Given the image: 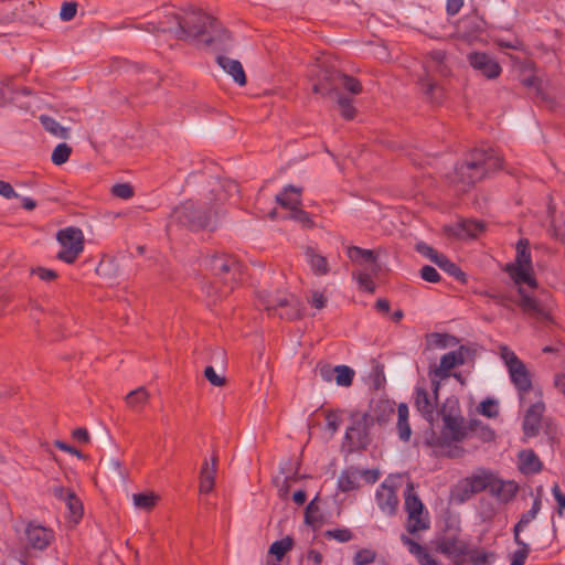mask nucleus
Segmentation results:
<instances>
[{"instance_id":"obj_1","label":"nucleus","mask_w":565,"mask_h":565,"mask_svg":"<svg viewBox=\"0 0 565 565\" xmlns=\"http://www.w3.org/2000/svg\"><path fill=\"white\" fill-rule=\"evenodd\" d=\"M168 17H171L172 24L161 23L158 30L173 33L179 40H196L206 46L214 45L216 50H224L231 41L228 31L201 9L189 7L181 10V13H171Z\"/></svg>"},{"instance_id":"obj_2","label":"nucleus","mask_w":565,"mask_h":565,"mask_svg":"<svg viewBox=\"0 0 565 565\" xmlns=\"http://www.w3.org/2000/svg\"><path fill=\"white\" fill-rule=\"evenodd\" d=\"M515 252L516 255L514 262L508 263L504 267V271L508 273L513 282L519 286L518 292L520 299L516 305L523 313L536 319L537 321L551 322L552 316L550 312L536 298L531 297L522 287V285L525 284L531 288H537V280L534 276L529 239L520 238L516 243Z\"/></svg>"},{"instance_id":"obj_3","label":"nucleus","mask_w":565,"mask_h":565,"mask_svg":"<svg viewBox=\"0 0 565 565\" xmlns=\"http://www.w3.org/2000/svg\"><path fill=\"white\" fill-rule=\"evenodd\" d=\"M501 167L502 158L495 149L476 148L469 152L462 163L456 166L450 181L458 192L463 193Z\"/></svg>"},{"instance_id":"obj_4","label":"nucleus","mask_w":565,"mask_h":565,"mask_svg":"<svg viewBox=\"0 0 565 565\" xmlns=\"http://www.w3.org/2000/svg\"><path fill=\"white\" fill-rule=\"evenodd\" d=\"M207 266L215 277L213 284H220L218 297L231 294L242 276V264L235 256L221 254L210 257Z\"/></svg>"},{"instance_id":"obj_5","label":"nucleus","mask_w":565,"mask_h":565,"mask_svg":"<svg viewBox=\"0 0 565 565\" xmlns=\"http://www.w3.org/2000/svg\"><path fill=\"white\" fill-rule=\"evenodd\" d=\"M460 527L447 524L444 533L434 541L438 553L449 557L455 565H462L469 553V543L460 539Z\"/></svg>"},{"instance_id":"obj_6","label":"nucleus","mask_w":565,"mask_h":565,"mask_svg":"<svg viewBox=\"0 0 565 565\" xmlns=\"http://www.w3.org/2000/svg\"><path fill=\"white\" fill-rule=\"evenodd\" d=\"M215 211L193 201H186L174 209L171 220L175 221L193 232L205 230L211 222L212 214Z\"/></svg>"},{"instance_id":"obj_7","label":"nucleus","mask_w":565,"mask_h":565,"mask_svg":"<svg viewBox=\"0 0 565 565\" xmlns=\"http://www.w3.org/2000/svg\"><path fill=\"white\" fill-rule=\"evenodd\" d=\"M373 424L374 417L367 413L351 415V425L344 436L349 451L364 450L369 447L372 441L370 430Z\"/></svg>"},{"instance_id":"obj_8","label":"nucleus","mask_w":565,"mask_h":565,"mask_svg":"<svg viewBox=\"0 0 565 565\" xmlns=\"http://www.w3.org/2000/svg\"><path fill=\"white\" fill-rule=\"evenodd\" d=\"M405 510L407 512L405 527L409 534L415 535L430 527L428 512L425 511L422 500L414 492L413 483H408L405 491Z\"/></svg>"},{"instance_id":"obj_9","label":"nucleus","mask_w":565,"mask_h":565,"mask_svg":"<svg viewBox=\"0 0 565 565\" xmlns=\"http://www.w3.org/2000/svg\"><path fill=\"white\" fill-rule=\"evenodd\" d=\"M61 250L56 258L66 264H73L84 250V234L81 228L68 226L56 233Z\"/></svg>"},{"instance_id":"obj_10","label":"nucleus","mask_w":565,"mask_h":565,"mask_svg":"<svg viewBox=\"0 0 565 565\" xmlns=\"http://www.w3.org/2000/svg\"><path fill=\"white\" fill-rule=\"evenodd\" d=\"M503 359L510 375V380L518 390L520 396H524L532 390V376L523 361L508 347L501 348Z\"/></svg>"},{"instance_id":"obj_11","label":"nucleus","mask_w":565,"mask_h":565,"mask_svg":"<svg viewBox=\"0 0 565 565\" xmlns=\"http://www.w3.org/2000/svg\"><path fill=\"white\" fill-rule=\"evenodd\" d=\"M491 472L481 470V473H473L469 477L461 479L451 489V499L456 503H465L470 500L475 494L488 490Z\"/></svg>"},{"instance_id":"obj_12","label":"nucleus","mask_w":565,"mask_h":565,"mask_svg":"<svg viewBox=\"0 0 565 565\" xmlns=\"http://www.w3.org/2000/svg\"><path fill=\"white\" fill-rule=\"evenodd\" d=\"M262 303L269 315H278L280 319L296 320L302 316L300 301L294 296L270 297Z\"/></svg>"},{"instance_id":"obj_13","label":"nucleus","mask_w":565,"mask_h":565,"mask_svg":"<svg viewBox=\"0 0 565 565\" xmlns=\"http://www.w3.org/2000/svg\"><path fill=\"white\" fill-rule=\"evenodd\" d=\"M467 60L470 66L488 79H494L500 76L502 67L492 55L484 52H471Z\"/></svg>"},{"instance_id":"obj_14","label":"nucleus","mask_w":565,"mask_h":565,"mask_svg":"<svg viewBox=\"0 0 565 565\" xmlns=\"http://www.w3.org/2000/svg\"><path fill=\"white\" fill-rule=\"evenodd\" d=\"M24 535L26 547L36 551L46 550L55 539L53 530L34 522L28 523Z\"/></svg>"},{"instance_id":"obj_15","label":"nucleus","mask_w":565,"mask_h":565,"mask_svg":"<svg viewBox=\"0 0 565 565\" xmlns=\"http://www.w3.org/2000/svg\"><path fill=\"white\" fill-rule=\"evenodd\" d=\"M456 30L460 38L472 41L486 31V21L473 10L458 20Z\"/></svg>"},{"instance_id":"obj_16","label":"nucleus","mask_w":565,"mask_h":565,"mask_svg":"<svg viewBox=\"0 0 565 565\" xmlns=\"http://www.w3.org/2000/svg\"><path fill=\"white\" fill-rule=\"evenodd\" d=\"M342 73L334 67H326L318 74V79L313 84V92L322 96L331 94L338 95L340 90Z\"/></svg>"},{"instance_id":"obj_17","label":"nucleus","mask_w":565,"mask_h":565,"mask_svg":"<svg viewBox=\"0 0 565 565\" xmlns=\"http://www.w3.org/2000/svg\"><path fill=\"white\" fill-rule=\"evenodd\" d=\"M465 347H460L456 351H450L444 354L440 359L439 366L430 370V374H435V377L447 379L450 376V370L457 365H462L466 362L463 353L466 352Z\"/></svg>"},{"instance_id":"obj_18","label":"nucleus","mask_w":565,"mask_h":565,"mask_svg":"<svg viewBox=\"0 0 565 565\" xmlns=\"http://www.w3.org/2000/svg\"><path fill=\"white\" fill-rule=\"evenodd\" d=\"M489 484V492L504 503L512 501L519 491V486L515 481H503L495 478L492 473Z\"/></svg>"},{"instance_id":"obj_19","label":"nucleus","mask_w":565,"mask_h":565,"mask_svg":"<svg viewBox=\"0 0 565 565\" xmlns=\"http://www.w3.org/2000/svg\"><path fill=\"white\" fill-rule=\"evenodd\" d=\"M414 405L418 413L428 422H433L437 399L430 396L428 391L422 386L415 387Z\"/></svg>"},{"instance_id":"obj_20","label":"nucleus","mask_w":565,"mask_h":565,"mask_svg":"<svg viewBox=\"0 0 565 565\" xmlns=\"http://www.w3.org/2000/svg\"><path fill=\"white\" fill-rule=\"evenodd\" d=\"M401 542L405 545L408 552L416 558L418 565H443L435 558L429 551L422 544L414 541L406 534L401 535Z\"/></svg>"},{"instance_id":"obj_21","label":"nucleus","mask_w":565,"mask_h":565,"mask_svg":"<svg viewBox=\"0 0 565 565\" xmlns=\"http://www.w3.org/2000/svg\"><path fill=\"white\" fill-rule=\"evenodd\" d=\"M375 499L379 508L387 515H394L397 511L398 498L395 490L386 484H381L376 490Z\"/></svg>"},{"instance_id":"obj_22","label":"nucleus","mask_w":565,"mask_h":565,"mask_svg":"<svg viewBox=\"0 0 565 565\" xmlns=\"http://www.w3.org/2000/svg\"><path fill=\"white\" fill-rule=\"evenodd\" d=\"M444 429L448 431L452 441H462L469 438V424L465 425L462 418L444 414Z\"/></svg>"},{"instance_id":"obj_23","label":"nucleus","mask_w":565,"mask_h":565,"mask_svg":"<svg viewBox=\"0 0 565 565\" xmlns=\"http://www.w3.org/2000/svg\"><path fill=\"white\" fill-rule=\"evenodd\" d=\"M218 456L214 454L211 458V463L204 460L200 471L199 489L201 493H210L215 484V475L217 470Z\"/></svg>"},{"instance_id":"obj_24","label":"nucleus","mask_w":565,"mask_h":565,"mask_svg":"<svg viewBox=\"0 0 565 565\" xmlns=\"http://www.w3.org/2000/svg\"><path fill=\"white\" fill-rule=\"evenodd\" d=\"M216 62L239 86L246 84V75L239 61L218 55Z\"/></svg>"},{"instance_id":"obj_25","label":"nucleus","mask_w":565,"mask_h":565,"mask_svg":"<svg viewBox=\"0 0 565 565\" xmlns=\"http://www.w3.org/2000/svg\"><path fill=\"white\" fill-rule=\"evenodd\" d=\"M543 463L532 450H522L519 454V469L524 475L537 473L542 470Z\"/></svg>"},{"instance_id":"obj_26","label":"nucleus","mask_w":565,"mask_h":565,"mask_svg":"<svg viewBox=\"0 0 565 565\" xmlns=\"http://www.w3.org/2000/svg\"><path fill=\"white\" fill-rule=\"evenodd\" d=\"M301 188L289 184L276 195V201L280 206L292 210L301 205Z\"/></svg>"},{"instance_id":"obj_27","label":"nucleus","mask_w":565,"mask_h":565,"mask_svg":"<svg viewBox=\"0 0 565 565\" xmlns=\"http://www.w3.org/2000/svg\"><path fill=\"white\" fill-rule=\"evenodd\" d=\"M396 430L398 434V438L407 443L411 439L412 436V429L409 425V411L408 406L405 403H401L397 406V423H396Z\"/></svg>"},{"instance_id":"obj_28","label":"nucleus","mask_w":565,"mask_h":565,"mask_svg":"<svg viewBox=\"0 0 565 565\" xmlns=\"http://www.w3.org/2000/svg\"><path fill=\"white\" fill-rule=\"evenodd\" d=\"M419 85L425 96L431 103H441L444 98V88L434 81L429 75L419 78Z\"/></svg>"},{"instance_id":"obj_29","label":"nucleus","mask_w":565,"mask_h":565,"mask_svg":"<svg viewBox=\"0 0 565 565\" xmlns=\"http://www.w3.org/2000/svg\"><path fill=\"white\" fill-rule=\"evenodd\" d=\"M361 472L359 469L350 467L344 469L338 479V489L341 492H349L358 489Z\"/></svg>"},{"instance_id":"obj_30","label":"nucleus","mask_w":565,"mask_h":565,"mask_svg":"<svg viewBox=\"0 0 565 565\" xmlns=\"http://www.w3.org/2000/svg\"><path fill=\"white\" fill-rule=\"evenodd\" d=\"M476 437L482 443H490L494 440L495 433L494 430L487 424H483L479 419H471L469 422V438Z\"/></svg>"},{"instance_id":"obj_31","label":"nucleus","mask_w":565,"mask_h":565,"mask_svg":"<svg viewBox=\"0 0 565 565\" xmlns=\"http://www.w3.org/2000/svg\"><path fill=\"white\" fill-rule=\"evenodd\" d=\"M306 257L315 275L324 276L329 274L330 268L324 256L318 254L313 248L308 247L306 250Z\"/></svg>"},{"instance_id":"obj_32","label":"nucleus","mask_w":565,"mask_h":565,"mask_svg":"<svg viewBox=\"0 0 565 565\" xmlns=\"http://www.w3.org/2000/svg\"><path fill=\"white\" fill-rule=\"evenodd\" d=\"M440 269L455 277L458 281H466V274L457 266L454 262H451L445 254H439L437 259L434 262Z\"/></svg>"},{"instance_id":"obj_33","label":"nucleus","mask_w":565,"mask_h":565,"mask_svg":"<svg viewBox=\"0 0 565 565\" xmlns=\"http://www.w3.org/2000/svg\"><path fill=\"white\" fill-rule=\"evenodd\" d=\"M318 501L319 498L317 495L308 503L305 510V523L312 527L319 526L322 521Z\"/></svg>"},{"instance_id":"obj_34","label":"nucleus","mask_w":565,"mask_h":565,"mask_svg":"<svg viewBox=\"0 0 565 565\" xmlns=\"http://www.w3.org/2000/svg\"><path fill=\"white\" fill-rule=\"evenodd\" d=\"M348 257L354 262H366V263H375L376 255L372 249H364L358 246H350L347 250Z\"/></svg>"},{"instance_id":"obj_35","label":"nucleus","mask_w":565,"mask_h":565,"mask_svg":"<svg viewBox=\"0 0 565 565\" xmlns=\"http://www.w3.org/2000/svg\"><path fill=\"white\" fill-rule=\"evenodd\" d=\"M294 546V540L290 536H286L281 540L275 541L269 547V554L274 555L277 561H281L287 552Z\"/></svg>"},{"instance_id":"obj_36","label":"nucleus","mask_w":565,"mask_h":565,"mask_svg":"<svg viewBox=\"0 0 565 565\" xmlns=\"http://www.w3.org/2000/svg\"><path fill=\"white\" fill-rule=\"evenodd\" d=\"M149 394L145 387H138L126 396L127 404L134 409H140L147 403Z\"/></svg>"},{"instance_id":"obj_37","label":"nucleus","mask_w":565,"mask_h":565,"mask_svg":"<svg viewBox=\"0 0 565 565\" xmlns=\"http://www.w3.org/2000/svg\"><path fill=\"white\" fill-rule=\"evenodd\" d=\"M41 124L52 135L60 137V138H67L68 130L67 128L61 126L54 118L42 115L40 117Z\"/></svg>"},{"instance_id":"obj_38","label":"nucleus","mask_w":565,"mask_h":565,"mask_svg":"<svg viewBox=\"0 0 565 565\" xmlns=\"http://www.w3.org/2000/svg\"><path fill=\"white\" fill-rule=\"evenodd\" d=\"M158 495L153 493H135L132 495L134 504L141 510L150 511L158 502Z\"/></svg>"},{"instance_id":"obj_39","label":"nucleus","mask_w":565,"mask_h":565,"mask_svg":"<svg viewBox=\"0 0 565 565\" xmlns=\"http://www.w3.org/2000/svg\"><path fill=\"white\" fill-rule=\"evenodd\" d=\"M335 371V383L339 386L349 387L352 385L353 379H354V371L347 365H338L334 367Z\"/></svg>"},{"instance_id":"obj_40","label":"nucleus","mask_w":565,"mask_h":565,"mask_svg":"<svg viewBox=\"0 0 565 565\" xmlns=\"http://www.w3.org/2000/svg\"><path fill=\"white\" fill-rule=\"evenodd\" d=\"M376 412L374 420H376L380 425L388 422L390 417L395 413V404L390 401H380L376 404Z\"/></svg>"},{"instance_id":"obj_41","label":"nucleus","mask_w":565,"mask_h":565,"mask_svg":"<svg viewBox=\"0 0 565 565\" xmlns=\"http://www.w3.org/2000/svg\"><path fill=\"white\" fill-rule=\"evenodd\" d=\"M65 503L71 513V518L74 522H78L83 516V504L78 497L73 493H68L67 499H65Z\"/></svg>"},{"instance_id":"obj_42","label":"nucleus","mask_w":565,"mask_h":565,"mask_svg":"<svg viewBox=\"0 0 565 565\" xmlns=\"http://www.w3.org/2000/svg\"><path fill=\"white\" fill-rule=\"evenodd\" d=\"M72 153V148L67 143H58L51 156V160L56 166L64 164Z\"/></svg>"},{"instance_id":"obj_43","label":"nucleus","mask_w":565,"mask_h":565,"mask_svg":"<svg viewBox=\"0 0 565 565\" xmlns=\"http://www.w3.org/2000/svg\"><path fill=\"white\" fill-rule=\"evenodd\" d=\"M467 557L472 565H487L494 557V554L491 552L479 551L478 548H469Z\"/></svg>"},{"instance_id":"obj_44","label":"nucleus","mask_w":565,"mask_h":565,"mask_svg":"<svg viewBox=\"0 0 565 565\" xmlns=\"http://www.w3.org/2000/svg\"><path fill=\"white\" fill-rule=\"evenodd\" d=\"M519 545V550L514 551L510 565H524L529 554L530 546L519 535V541H514Z\"/></svg>"},{"instance_id":"obj_45","label":"nucleus","mask_w":565,"mask_h":565,"mask_svg":"<svg viewBox=\"0 0 565 565\" xmlns=\"http://www.w3.org/2000/svg\"><path fill=\"white\" fill-rule=\"evenodd\" d=\"M324 536L340 543H347L353 539V533L349 529H333L326 531Z\"/></svg>"},{"instance_id":"obj_46","label":"nucleus","mask_w":565,"mask_h":565,"mask_svg":"<svg viewBox=\"0 0 565 565\" xmlns=\"http://www.w3.org/2000/svg\"><path fill=\"white\" fill-rule=\"evenodd\" d=\"M341 88H344L352 94H360L362 92V85L360 81L343 73L340 82V89Z\"/></svg>"},{"instance_id":"obj_47","label":"nucleus","mask_w":565,"mask_h":565,"mask_svg":"<svg viewBox=\"0 0 565 565\" xmlns=\"http://www.w3.org/2000/svg\"><path fill=\"white\" fill-rule=\"evenodd\" d=\"M354 278L356 279L359 288L361 290L370 294H373L375 291L376 286L367 273L360 271L358 274H354Z\"/></svg>"},{"instance_id":"obj_48","label":"nucleus","mask_w":565,"mask_h":565,"mask_svg":"<svg viewBox=\"0 0 565 565\" xmlns=\"http://www.w3.org/2000/svg\"><path fill=\"white\" fill-rule=\"evenodd\" d=\"M376 553L370 548H362L358 551L353 557L355 565H369L375 561Z\"/></svg>"},{"instance_id":"obj_49","label":"nucleus","mask_w":565,"mask_h":565,"mask_svg":"<svg viewBox=\"0 0 565 565\" xmlns=\"http://www.w3.org/2000/svg\"><path fill=\"white\" fill-rule=\"evenodd\" d=\"M338 105L341 109V115L343 118L350 120V119H353L354 116H355V108L354 106L352 105V102L350 98L348 97H343V96H339L338 97Z\"/></svg>"},{"instance_id":"obj_50","label":"nucleus","mask_w":565,"mask_h":565,"mask_svg":"<svg viewBox=\"0 0 565 565\" xmlns=\"http://www.w3.org/2000/svg\"><path fill=\"white\" fill-rule=\"evenodd\" d=\"M480 414H482L486 417L494 418L498 416V405L494 399L487 398L482 401L478 407Z\"/></svg>"},{"instance_id":"obj_51","label":"nucleus","mask_w":565,"mask_h":565,"mask_svg":"<svg viewBox=\"0 0 565 565\" xmlns=\"http://www.w3.org/2000/svg\"><path fill=\"white\" fill-rule=\"evenodd\" d=\"M537 514L534 513V511L529 510L527 512L523 513L519 520V522L514 525L513 534H514V541H519V535L521 531L530 523L532 522Z\"/></svg>"},{"instance_id":"obj_52","label":"nucleus","mask_w":565,"mask_h":565,"mask_svg":"<svg viewBox=\"0 0 565 565\" xmlns=\"http://www.w3.org/2000/svg\"><path fill=\"white\" fill-rule=\"evenodd\" d=\"M113 195L128 200L134 196V188L129 183H117L111 188Z\"/></svg>"},{"instance_id":"obj_53","label":"nucleus","mask_w":565,"mask_h":565,"mask_svg":"<svg viewBox=\"0 0 565 565\" xmlns=\"http://www.w3.org/2000/svg\"><path fill=\"white\" fill-rule=\"evenodd\" d=\"M543 411H544V405L542 403L533 404L530 406V408L526 412L524 423H523L524 433H527L531 419H534L535 416L541 418Z\"/></svg>"},{"instance_id":"obj_54","label":"nucleus","mask_w":565,"mask_h":565,"mask_svg":"<svg viewBox=\"0 0 565 565\" xmlns=\"http://www.w3.org/2000/svg\"><path fill=\"white\" fill-rule=\"evenodd\" d=\"M416 252H418L424 257L428 258L430 262H435L440 253H438L435 248L426 244L425 242H418L415 245Z\"/></svg>"},{"instance_id":"obj_55","label":"nucleus","mask_w":565,"mask_h":565,"mask_svg":"<svg viewBox=\"0 0 565 565\" xmlns=\"http://www.w3.org/2000/svg\"><path fill=\"white\" fill-rule=\"evenodd\" d=\"M31 274L36 275L41 280L46 282L53 281L58 277L55 270L45 267L32 268Z\"/></svg>"},{"instance_id":"obj_56","label":"nucleus","mask_w":565,"mask_h":565,"mask_svg":"<svg viewBox=\"0 0 565 565\" xmlns=\"http://www.w3.org/2000/svg\"><path fill=\"white\" fill-rule=\"evenodd\" d=\"M291 214L290 217L301 224L311 226L313 224L311 216L308 212L300 209V206H296L295 209L290 210Z\"/></svg>"},{"instance_id":"obj_57","label":"nucleus","mask_w":565,"mask_h":565,"mask_svg":"<svg viewBox=\"0 0 565 565\" xmlns=\"http://www.w3.org/2000/svg\"><path fill=\"white\" fill-rule=\"evenodd\" d=\"M204 376L214 386H223V385H225V382H226L225 377L218 375L215 372L214 367L211 366V365L205 367Z\"/></svg>"},{"instance_id":"obj_58","label":"nucleus","mask_w":565,"mask_h":565,"mask_svg":"<svg viewBox=\"0 0 565 565\" xmlns=\"http://www.w3.org/2000/svg\"><path fill=\"white\" fill-rule=\"evenodd\" d=\"M420 277L424 280H426L428 282H434V284L440 281V278H441L439 273L436 270V268H434L430 265H425L422 267Z\"/></svg>"},{"instance_id":"obj_59","label":"nucleus","mask_w":565,"mask_h":565,"mask_svg":"<svg viewBox=\"0 0 565 565\" xmlns=\"http://www.w3.org/2000/svg\"><path fill=\"white\" fill-rule=\"evenodd\" d=\"M77 12L76 2H64L61 8L60 17L63 21H71Z\"/></svg>"},{"instance_id":"obj_60","label":"nucleus","mask_w":565,"mask_h":565,"mask_svg":"<svg viewBox=\"0 0 565 565\" xmlns=\"http://www.w3.org/2000/svg\"><path fill=\"white\" fill-rule=\"evenodd\" d=\"M328 299L321 291H313L311 298L309 299V303L316 309H323L327 306Z\"/></svg>"},{"instance_id":"obj_61","label":"nucleus","mask_w":565,"mask_h":565,"mask_svg":"<svg viewBox=\"0 0 565 565\" xmlns=\"http://www.w3.org/2000/svg\"><path fill=\"white\" fill-rule=\"evenodd\" d=\"M0 195L6 199H15L19 196L12 185L3 180H0Z\"/></svg>"},{"instance_id":"obj_62","label":"nucleus","mask_w":565,"mask_h":565,"mask_svg":"<svg viewBox=\"0 0 565 565\" xmlns=\"http://www.w3.org/2000/svg\"><path fill=\"white\" fill-rule=\"evenodd\" d=\"M463 6V0H446V12L448 15H456Z\"/></svg>"},{"instance_id":"obj_63","label":"nucleus","mask_w":565,"mask_h":565,"mask_svg":"<svg viewBox=\"0 0 565 565\" xmlns=\"http://www.w3.org/2000/svg\"><path fill=\"white\" fill-rule=\"evenodd\" d=\"M552 493L558 504V513L562 514V510L565 509V494L561 491V488L555 483L552 488Z\"/></svg>"},{"instance_id":"obj_64","label":"nucleus","mask_w":565,"mask_h":565,"mask_svg":"<svg viewBox=\"0 0 565 565\" xmlns=\"http://www.w3.org/2000/svg\"><path fill=\"white\" fill-rule=\"evenodd\" d=\"M319 373H320V376L322 377V380L326 382H331L335 375L334 367H332L329 364L322 365L319 369Z\"/></svg>"}]
</instances>
